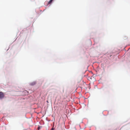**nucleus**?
<instances>
[{
    "instance_id": "1",
    "label": "nucleus",
    "mask_w": 130,
    "mask_h": 130,
    "mask_svg": "<svg viewBox=\"0 0 130 130\" xmlns=\"http://www.w3.org/2000/svg\"><path fill=\"white\" fill-rule=\"evenodd\" d=\"M4 95L3 94V93L2 92H0V99H2L4 97Z\"/></svg>"
},
{
    "instance_id": "3",
    "label": "nucleus",
    "mask_w": 130,
    "mask_h": 130,
    "mask_svg": "<svg viewBox=\"0 0 130 130\" xmlns=\"http://www.w3.org/2000/svg\"><path fill=\"white\" fill-rule=\"evenodd\" d=\"M23 92L25 93V95H27L28 93V92L27 90H25Z\"/></svg>"
},
{
    "instance_id": "2",
    "label": "nucleus",
    "mask_w": 130,
    "mask_h": 130,
    "mask_svg": "<svg viewBox=\"0 0 130 130\" xmlns=\"http://www.w3.org/2000/svg\"><path fill=\"white\" fill-rule=\"evenodd\" d=\"M36 84V82H31L30 83V85L31 86H33L35 85Z\"/></svg>"
},
{
    "instance_id": "5",
    "label": "nucleus",
    "mask_w": 130,
    "mask_h": 130,
    "mask_svg": "<svg viewBox=\"0 0 130 130\" xmlns=\"http://www.w3.org/2000/svg\"><path fill=\"white\" fill-rule=\"evenodd\" d=\"M54 128H52L51 130H54Z\"/></svg>"
},
{
    "instance_id": "4",
    "label": "nucleus",
    "mask_w": 130,
    "mask_h": 130,
    "mask_svg": "<svg viewBox=\"0 0 130 130\" xmlns=\"http://www.w3.org/2000/svg\"><path fill=\"white\" fill-rule=\"evenodd\" d=\"M53 0H50L48 3V4H51Z\"/></svg>"
}]
</instances>
